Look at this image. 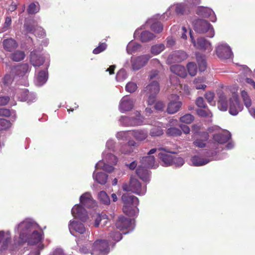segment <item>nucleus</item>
<instances>
[{
  "instance_id": "obj_58",
  "label": "nucleus",
  "mask_w": 255,
  "mask_h": 255,
  "mask_svg": "<svg viewBox=\"0 0 255 255\" xmlns=\"http://www.w3.org/2000/svg\"><path fill=\"white\" fill-rule=\"evenodd\" d=\"M11 115L10 110L6 108H0V117L9 118Z\"/></svg>"
},
{
  "instance_id": "obj_37",
  "label": "nucleus",
  "mask_w": 255,
  "mask_h": 255,
  "mask_svg": "<svg viewBox=\"0 0 255 255\" xmlns=\"http://www.w3.org/2000/svg\"><path fill=\"white\" fill-rule=\"evenodd\" d=\"M154 34L148 31H144L141 32L140 36V39L142 42H148L155 37Z\"/></svg>"
},
{
  "instance_id": "obj_10",
  "label": "nucleus",
  "mask_w": 255,
  "mask_h": 255,
  "mask_svg": "<svg viewBox=\"0 0 255 255\" xmlns=\"http://www.w3.org/2000/svg\"><path fill=\"white\" fill-rule=\"evenodd\" d=\"M187 57L188 55L184 51L176 50L173 51L169 55L167 60L171 63H179L186 60Z\"/></svg>"
},
{
  "instance_id": "obj_59",
  "label": "nucleus",
  "mask_w": 255,
  "mask_h": 255,
  "mask_svg": "<svg viewBox=\"0 0 255 255\" xmlns=\"http://www.w3.org/2000/svg\"><path fill=\"white\" fill-rule=\"evenodd\" d=\"M186 3L191 8L200 4L201 0H185Z\"/></svg>"
},
{
  "instance_id": "obj_51",
  "label": "nucleus",
  "mask_w": 255,
  "mask_h": 255,
  "mask_svg": "<svg viewBox=\"0 0 255 255\" xmlns=\"http://www.w3.org/2000/svg\"><path fill=\"white\" fill-rule=\"evenodd\" d=\"M150 28L155 32L160 33L163 30V25L160 22H155L151 24Z\"/></svg>"
},
{
  "instance_id": "obj_14",
  "label": "nucleus",
  "mask_w": 255,
  "mask_h": 255,
  "mask_svg": "<svg viewBox=\"0 0 255 255\" xmlns=\"http://www.w3.org/2000/svg\"><path fill=\"white\" fill-rule=\"evenodd\" d=\"M30 70V68L28 64L23 63L12 67L11 72L15 75L22 77Z\"/></svg>"
},
{
  "instance_id": "obj_26",
  "label": "nucleus",
  "mask_w": 255,
  "mask_h": 255,
  "mask_svg": "<svg viewBox=\"0 0 255 255\" xmlns=\"http://www.w3.org/2000/svg\"><path fill=\"white\" fill-rule=\"evenodd\" d=\"M218 108L220 110L226 111L228 108L227 99L226 96L223 92H221L219 95V101L218 103Z\"/></svg>"
},
{
  "instance_id": "obj_38",
  "label": "nucleus",
  "mask_w": 255,
  "mask_h": 255,
  "mask_svg": "<svg viewBox=\"0 0 255 255\" xmlns=\"http://www.w3.org/2000/svg\"><path fill=\"white\" fill-rule=\"evenodd\" d=\"M39 10V3L38 2L30 3L27 8V12L29 14H33Z\"/></svg>"
},
{
  "instance_id": "obj_39",
  "label": "nucleus",
  "mask_w": 255,
  "mask_h": 255,
  "mask_svg": "<svg viewBox=\"0 0 255 255\" xmlns=\"http://www.w3.org/2000/svg\"><path fill=\"white\" fill-rule=\"evenodd\" d=\"M197 61L198 64L199 71L201 72L204 71L207 67V63L204 57L202 56H197Z\"/></svg>"
},
{
  "instance_id": "obj_45",
  "label": "nucleus",
  "mask_w": 255,
  "mask_h": 255,
  "mask_svg": "<svg viewBox=\"0 0 255 255\" xmlns=\"http://www.w3.org/2000/svg\"><path fill=\"white\" fill-rule=\"evenodd\" d=\"M208 134H206L204 139H197L193 142V144L199 148H204L206 146V141L208 139Z\"/></svg>"
},
{
  "instance_id": "obj_50",
  "label": "nucleus",
  "mask_w": 255,
  "mask_h": 255,
  "mask_svg": "<svg viewBox=\"0 0 255 255\" xmlns=\"http://www.w3.org/2000/svg\"><path fill=\"white\" fill-rule=\"evenodd\" d=\"M241 96L243 99V101L245 106L247 108H249L250 107H251L252 105L251 100L249 97L247 92H246L244 90L242 91L241 92Z\"/></svg>"
},
{
  "instance_id": "obj_2",
  "label": "nucleus",
  "mask_w": 255,
  "mask_h": 255,
  "mask_svg": "<svg viewBox=\"0 0 255 255\" xmlns=\"http://www.w3.org/2000/svg\"><path fill=\"white\" fill-rule=\"evenodd\" d=\"M124 191L131 192L138 195H143L146 192V186L142 185L141 183L134 178H130L129 183H124L122 186Z\"/></svg>"
},
{
  "instance_id": "obj_12",
  "label": "nucleus",
  "mask_w": 255,
  "mask_h": 255,
  "mask_svg": "<svg viewBox=\"0 0 255 255\" xmlns=\"http://www.w3.org/2000/svg\"><path fill=\"white\" fill-rule=\"evenodd\" d=\"M216 54L221 59H229L232 54L230 47L226 44H220L216 48Z\"/></svg>"
},
{
  "instance_id": "obj_16",
  "label": "nucleus",
  "mask_w": 255,
  "mask_h": 255,
  "mask_svg": "<svg viewBox=\"0 0 255 255\" xmlns=\"http://www.w3.org/2000/svg\"><path fill=\"white\" fill-rule=\"evenodd\" d=\"M80 201L82 205L88 208L94 207L95 205L91 195L88 192H86L81 196Z\"/></svg>"
},
{
  "instance_id": "obj_22",
  "label": "nucleus",
  "mask_w": 255,
  "mask_h": 255,
  "mask_svg": "<svg viewBox=\"0 0 255 255\" xmlns=\"http://www.w3.org/2000/svg\"><path fill=\"white\" fill-rule=\"evenodd\" d=\"M137 206L124 204L123 207V212L127 215L132 217L136 215L138 212Z\"/></svg>"
},
{
  "instance_id": "obj_28",
  "label": "nucleus",
  "mask_w": 255,
  "mask_h": 255,
  "mask_svg": "<svg viewBox=\"0 0 255 255\" xmlns=\"http://www.w3.org/2000/svg\"><path fill=\"white\" fill-rule=\"evenodd\" d=\"M25 57V52L22 50H14L9 56L10 59L14 62H20Z\"/></svg>"
},
{
  "instance_id": "obj_36",
  "label": "nucleus",
  "mask_w": 255,
  "mask_h": 255,
  "mask_svg": "<svg viewBox=\"0 0 255 255\" xmlns=\"http://www.w3.org/2000/svg\"><path fill=\"white\" fill-rule=\"evenodd\" d=\"M98 199L102 204L108 205L110 204V199L104 191H100L98 194Z\"/></svg>"
},
{
  "instance_id": "obj_25",
  "label": "nucleus",
  "mask_w": 255,
  "mask_h": 255,
  "mask_svg": "<svg viewBox=\"0 0 255 255\" xmlns=\"http://www.w3.org/2000/svg\"><path fill=\"white\" fill-rule=\"evenodd\" d=\"M131 135L136 140L142 141L147 137L148 132L142 129L133 130L131 131Z\"/></svg>"
},
{
  "instance_id": "obj_24",
  "label": "nucleus",
  "mask_w": 255,
  "mask_h": 255,
  "mask_svg": "<svg viewBox=\"0 0 255 255\" xmlns=\"http://www.w3.org/2000/svg\"><path fill=\"white\" fill-rule=\"evenodd\" d=\"M143 166H139L136 170L137 176L142 180L147 182L149 180L148 171Z\"/></svg>"
},
{
  "instance_id": "obj_6",
  "label": "nucleus",
  "mask_w": 255,
  "mask_h": 255,
  "mask_svg": "<svg viewBox=\"0 0 255 255\" xmlns=\"http://www.w3.org/2000/svg\"><path fill=\"white\" fill-rule=\"evenodd\" d=\"M190 36L192 43L197 49L207 50L208 52L212 51V47L211 43L204 38H198L197 40V42H196V41L192 35L191 30L190 31Z\"/></svg>"
},
{
  "instance_id": "obj_27",
  "label": "nucleus",
  "mask_w": 255,
  "mask_h": 255,
  "mask_svg": "<svg viewBox=\"0 0 255 255\" xmlns=\"http://www.w3.org/2000/svg\"><path fill=\"white\" fill-rule=\"evenodd\" d=\"M142 166L146 168H152L154 166L155 158L153 155L143 157L140 160Z\"/></svg>"
},
{
  "instance_id": "obj_54",
  "label": "nucleus",
  "mask_w": 255,
  "mask_h": 255,
  "mask_svg": "<svg viewBox=\"0 0 255 255\" xmlns=\"http://www.w3.org/2000/svg\"><path fill=\"white\" fill-rule=\"evenodd\" d=\"M184 163V159L178 156H173L172 164H174L177 166H181Z\"/></svg>"
},
{
  "instance_id": "obj_1",
  "label": "nucleus",
  "mask_w": 255,
  "mask_h": 255,
  "mask_svg": "<svg viewBox=\"0 0 255 255\" xmlns=\"http://www.w3.org/2000/svg\"><path fill=\"white\" fill-rule=\"evenodd\" d=\"M33 224L29 221H24L18 224L20 244L27 242L29 245H35L41 241V234L37 231H33Z\"/></svg>"
},
{
  "instance_id": "obj_17",
  "label": "nucleus",
  "mask_w": 255,
  "mask_h": 255,
  "mask_svg": "<svg viewBox=\"0 0 255 255\" xmlns=\"http://www.w3.org/2000/svg\"><path fill=\"white\" fill-rule=\"evenodd\" d=\"M131 223V220L123 216H120L116 222L117 229L120 230L127 229L130 227Z\"/></svg>"
},
{
  "instance_id": "obj_48",
  "label": "nucleus",
  "mask_w": 255,
  "mask_h": 255,
  "mask_svg": "<svg viewBox=\"0 0 255 255\" xmlns=\"http://www.w3.org/2000/svg\"><path fill=\"white\" fill-rule=\"evenodd\" d=\"M194 120V116L190 114H185L180 118V121L181 123H184L187 124H191Z\"/></svg>"
},
{
  "instance_id": "obj_52",
  "label": "nucleus",
  "mask_w": 255,
  "mask_h": 255,
  "mask_svg": "<svg viewBox=\"0 0 255 255\" xmlns=\"http://www.w3.org/2000/svg\"><path fill=\"white\" fill-rule=\"evenodd\" d=\"M107 47V44L105 42H100L98 47L95 48L93 51V53L94 54H98L102 52L105 51Z\"/></svg>"
},
{
  "instance_id": "obj_64",
  "label": "nucleus",
  "mask_w": 255,
  "mask_h": 255,
  "mask_svg": "<svg viewBox=\"0 0 255 255\" xmlns=\"http://www.w3.org/2000/svg\"><path fill=\"white\" fill-rule=\"evenodd\" d=\"M9 101V98L7 96L0 97V106L6 105Z\"/></svg>"
},
{
  "instance_id": "obj_29",
  "label": "nucleus",
  "mask_w": 255,
  "mask_h": 255,
  "mask_svg": "<svg viewBox=\"0 0 255 255\" xmlns=\"http://www.w3.org/2000/svg\"><path fill=\"white\" fill-rule=\"evenodd\" d=\"M108 231L110 232L109 233V237L112 240L116 242H119L122 239V235L119 231H117V229H115L113 227H109Z\"/></svg>"
},
{
  "instance_id": "obj_18",
  "label": "nucleus",
  "mask_w": 255,
  "mask_h": 255,
  "mask_svg": "<svg viewBox=\"0 0 255 255\" xmlns=\"http://www.w3.org/2000/svg\"><path fill=\"white\" fill-rule=\"evenodd\" d=\"M122 200L124 204L137 206L139 203L137 197L128 193L124 194L122 196Z\"/></svg>"
},
{
  "instance_id": "obj_60",
  "label": "nucleus",
  "mask_w": 255,
  "mask_h": 255,
  "mask_svg": "<svg viewBox=\"0 0 255 255\" xmlns=\"http://www.w3.org/2000/svg\"><path fill=\"white\" fill-rule=\"evenodd\" d=\"M205 98L209 103H211L214 100V93L211 92H207L205 94Z\"/></svg>"
},
{
  "instance_id": "obj_32",
  "label": "nucleus",
  "mask_w": 255,
  "mask_h": 255,
  "mask_svg": "<svg viewBox=\"0 0 255 255\" xmlns=\"http://www.w3.org/2000/svg\"><path fill=\"white\" fill-rule=\"evenodd\" d=\"M212 12V10L209 7L200 6L198 8L196 13L199 16L208 17L211 15Z\"/></svg>"
},
{
  "instance_id": "obj_46",
  "label": "nucleus",
  "mask_w": 255,
  "mask_h": 255,
  "mask_svg": "<svg viewBox=\"0 0 255 255\" xmlns=\"http://www.w3.org/2000/svg\"><path fill=\"white\" fill-rule=\"evenodd\" d=\"M163 133V129L160 127H153L150 130L149 134L151 136H158Z\"/></svg>"
},
{
  "instance_id": "obj_42",
  "label": "nucleus",
  "mask_w": 255,
  "mask_h": 255,
  "mask_svg": "<svg viewBox=\"0 0 255 255\" xmlns=\"http://www.w3.org/2000/svg\"><path fill=\"white\" fill-rule=\"evenodd\" d=\"M188 72L192 76H194L197 71V65L195 62H189L187 65Z\"/></svg>"
},
{
  "instance_id": "obj_34",
  "label": "nucleus",
  "mask_w": 255,
  "mask_h": 255,
  "mask_svg": "<svg viewBox=\"0 0 255 255\" xmlns=\"http://www.w3.org/2000/svg\"><path fill=\"white\" fill-rule=\"evenodd\" d=\"M94 179L99 183L104 185L106 183L108 175L104 172H98L93 175Z\"/></svg>"
},
{
  "instance_id": "obj_3",
  "label": "nucleus",
  "mask_w": 255,
  "mask_h": 255,
  "mask_svg": "<svg viewBox=\"0 0 255 255\" xmlns=\"http://www.w3.org/2000/svg\"><path fill=\"white\" fill-rule=\"evenodd\" d=\"M160 90L159 83L157 81H152L145 88L144 92L148 97L147 103L151 105L156 100V97Z\"/></svg>"
},
{
  "instance_id": "obj_49",
  "label": "nucleus",
  "mask_w": 255,
  "mask_h": 255,
  "mask_svg": "<svg viewBox=\"0 0 255 255\" xmlns=\"http://www.w3.org/2000/svg\"><path fill=\"white\" fill-rule=\"evenodd\" d=\"M204 81L205 78L204 77H198L196 78L194 81L196 89H205L206 87V85L205 84H200V83L204 82Z\"/></svg>"
},
{
  "instance_id": "obj_55",
  "label": "nucleus",
  "mask_w": 255,
  "mask_h": 255,
  "mask_svg": "<svg viewBox=\"0 0 255 255\" xmlns=\"http://www.w3.org/2000/svg\"><path fill=\"white\" fill-rule=\"evenodd\" d=\"M11 18L10 16L6 17L2 27L3 31H5L10 28V26L11 24Z\"/></svg>"
},
{
  "instance_id": "obj_8",
  "label": "nucleus",
  "mask_w": 255,
  "mask_h": 255,
  "mask_svg": "<svg viewBox=\"0 0 255 255\" xmlns=\"http://www.w3.org/2000/svg\"><path fill=\"white\" fill-rule=\"evenodd\" d=\"M229 101V113L232 115L236 116L242 109V106L239 101L238 96L235 94H233L232 97L230 98Z\"/></svg>"
},
{
  "instance_id": "obj_57",
  "label": "nucleus",
  "mask_w": 255,
  "mask_h": 255,
  "mask_svg": "<svg viewBox=\"0 0 255 255\" xmlns=\"http://www.w3.org/2000/svg\"><path fill=\"white\" fill-rule=\"evenodd\" d=\"M196 104L199 108L206 109L207 108L206 104L202 97H199L196 100Z\"/></svg>"
},
{
  "instance_id": "obj_4",
  "label": "nucleus",
  "mask_w": 255,
  "mask_h": 255,
  "mask_svg": "<svg viewBox=\"0 0 255 255\" xmlns=\"http://www.w3.org/2000/svg\"><path fill=\"white\" fill-rule=\"evenodd\" d=\"M194 29L199 33H204L209 32V37H212L214 35V31L211 25L207 21L199 19L196 20L194 24Z\"/></svg>"
},
{
  "instance_id": "obj_56",
  "label": "nucleus",
  "mask_w": 255,
  "mask_h": 255,
  "mask_svg": "<svg viewBox=\"0 0 255 255\" xmlns=\"http://www.w3.org/2000/svg\"><path fill=\"white\" fill-rule=\"evenodd\" d=\"M136 84L132 82L128 83L126 86L127 91L130 93L134 92L136 90Z\"/></svg>"
},
{
  "instance_id": "obj_63",
  "label": "nucleus",
  "mask_w": 255,
  "mask_h": 255,
  "mask_svg": "<svg viewBox=\"0 0 255 255\" xmlns=\"http://www.w3.org/2000/svg\"><path fill=\"white\" fill-rule=\"evenodd\" d=\"M35 95L30 93L27 97H22V101H27L28 103L32 102L35 100Z\"/></svg>"
},
{
  "instance_id": "obj_62",
  "label": "nucleus",
  "mask_w": 255,
  "mask_h": 255,
  "mask_svg": "<svg viewBox=\"0 0 255 255\" xmlns=\"http://www.w3.org/2000/svg\"><path fill=\"white\" fill-rule=\"evenodd\" d=\"M158 71L157 70L152 71L149 75L150 80L156 81L155 80L158 79Z\"/></svg>"
},
{
  "instance_id": "obj_33",
  "label": "nucleus",
  "mask_w": 255,
  "mask_h": 255,
  "mask_svg": "<svg viewBox=\"0 0 255 255\" xmlns=\"http://www.w3.org/2000/svg\"><path fill=\"white\" fill-rule=\"evenodd\" d=\"M191 161L194 166H202L207 164L209 160L202 158L199 156H194L191 159Z\"/></svg>"
},
{
  "instance_id": "obj_20",
  "label": "nucleus",
  "mask_w": 255,
  "mask_h": 255,
  "mask_svg": "<svg viewBox=\"0 0 255 255\" xmlns=\"http://www.w3.org/2000/svg\"><path fill=\"white\" fill-rule=\"evenodd\" d=\"M171 71L181 78H185L187 76L186 70L181 65H173L170 66Z\"/></svg>"
},
{
  "instance_id": "obj_41",
  "label": "nucleus",
  "mask_w": 255,
  "mask_h": 255,
  "mask_svg": "<svg viewBox=\"0 0 255 255\" xmlns=\"http://www.w3.org/2000/svg\"><path fill=\"white\" fill-rule=\"evenodd\" d=\"M166 134L169 136H178L182 134L181 130L176 128H170L166 130Z\"/></svg>"
},
{
  "instance_id": "obj_15",
  "label": "nucleus",
  "mask_w": 255,
  "mask_h": 255,
  "mask_svg": "<svg viewBox=\"0 0 255 255\" xmlns=\"http://www.w3.org/2000/svg\"><path fill=\"white\" fill-rule=\"evenodd\" d=\"M134 101L128 97H124L121 100L119 109L121 112L130 111L133 107Z\"/></svg>"
},
{
  "instance_id": "obj_31",
  "label": "nucleus",
  "mask_w": 255,
  "mask_h": 255,
  "mask_svg": "<svg viewBox=\"0 0 255 255\" xmlns=\"http://www.w3.org/2000/svg\"><path fill=\"white\" fill-rule=\"evenodd\" d=\"M137 144L133 140H129L128 143L122 146L121 151L125 154L130 153L133 151L132 147L137 146Z\"/></svg>"
},
{
  "instance_id": "obj_43",
  "label": "nucleus",
  "mask_w": 255,
  "mask_h": 255,
  "mask_svg": "<svg viewBox=\"0 0 255 255\" xmlns=\"http://www.w3.org/2000/svg\"><path fill=\"white\" fill-rule=\"evenodd\" d=\"M165 49L163 44H156L151 48V52L154 55H157L161 53Z\"/></svg>"
},
{
  "instance_id": "obj_30",
  "label": "nucleus",
  "mask_w": 255,
  "mask_h": 255,
  "mask_svg": "<svg viewBox=\"0 0 255 255\" xmlns=\"http://www.w3.org/2000/svg\"><path fill=\"white\" fill-rule=\"evenodd\" d=\"M175 12L178 15L187 14L190 12V8L186 4H178L176 6Z\"/></svg>"
},
{
  "instance_id": "obj_61",
  "label": "nucleus",
  "mask_w": 255,
  "mask_h": 255,
  "mask_svg": "<svg viewBox=\"0 0 255 255\" xmlns=\"http://www.w3.org/2000/svg\"><path fill=\"white\" fill-rule=\"evenodd\" d=\"M3 82L4 85L8 86L12 82V78L9 74L5 75L3 78Z\"/></svg>"
},
{
  "instance_id": "obj_7",
  "label": "nucleus",
  "mask_w": 255,
  "mask_h": 255,
  "mask_svg": "<svg viewBox=\"0 0 255 255\" xmlns=\"http://www.w3.org/2000/svg\"><path fill=\"white\" fill-rule=\"evenodd\" d=\"M29 61L34 67H39L43 65L45 58L39 51L34 49L30 53Z\"/></svg>"
},
{
  "instance_id": "obj_11",
  "label": "nucleus",
  "mask_w": 255,
  "mask_h": 255,
  "mask_svg": "<svg viewBox=\"0 0 255 255\" xmlns=\"http://www.w3.org/2000/svg\"><path fill=\"white\" fill-rule=\"evenodd\" d=\"M72 215L82 221H85L88 217L86 210L81 205H76L71 210Z\"/></svg>"
},
{
  "instance_id": "obj_9",
  "label": "nucleus",
  "mask_w": 255,
  "mask_h": 255,
  "mask_svg": "<svg viewBox=\"0 0 255 255\" xmlns=\"http://www.w3.org/2000/svg\"><path fill=\"white\" fill-rule=\"evenodd\" d=\"M150 58V56L149 55H141L134 58H132L131 60V63L132 69L134 70H138L140 69L147 64Z\"/></svg>"
},
{
  "instance_id": "obj_47",
  "label": "nucleus",
  "mask_w": 255,
  "mask_h": 255,
  "mask_svg": "<svg viewBox=\"0 0 255 255\" xmlns=\"http://www.w3.org/2000/svg\"><path fill=\"white\" fill-rule=\"evenodd\" d=\"M197 114L198 116L202 117H212V114L211 111L207 108L205 109H197Z\"/></svg>"
},
{
  "instance_id": "obj_21",
  "label": "nucleus",
  "mask_w": 255,
  "mask_h": 255,
  "mask_svg": "<svg viewBox=\"0 0 255 255\" xmlns=\"http://www.w3.org/2000/svg\"><path fill=\"white\" fill-rule=\"evenodd\" d=\"M231 138L230 133H217L213 135L214 140L220 144H224Z\"/></svg>"
},
{
  "instance_id": "obj_35",
  "label": "nucleus",
  "mask_w": 255,
  "mask_h": 255,
  "mask_svg": "<svg viewBox=\"0 0 255 255\" xmlns=\"http://www.w3.org/2000/svg\"><path fill=\"white\" fill-rule=\"evenodd\" d=\"M159 157L166 166L172 165L173 156L172 155L168 153H160Z\"/></svg>"
},
{
  "instance_id": "obj_19",
  "label": "nucleus",
  "mask_w": 255,
  "mask_h": 255,
  "mask_svg": "<svg viewBox=\"0 0 255 255\" xmlns=\"http://www.w3.org/2000/svg\"><path fill=\"white\" fill-rule=\"evenodd\" d=\"M69 229L71 233L72 231H74L82 234L86 231L84 225L82 223L75 221L70 222L69 225Z\"/></svg>"
},
{
  "instance_id": "obj_23",
  "label": "nucleus",
  "mask_w": 255,
  "mask_h": 255,
  "mask_svg": "<svg viewBox=\"0 0 255 255\" xmlns=\"http://www.w3.org/2000/svg\"><path fill=\"white\" fill-rule=\"evenodd\" d=\"M181 106L182 103L178 100L170 101L168 104L167 111L169 114H174L179 110Z\"/></svg>"
},
{
  "instance_id": "obj_53",
  "label": "nucleus",
  "mask_w": 255,
  "mask_h": 255,
  "mask_svg": "<svg viewBox=\"0 0 255 255\" xmlns=\"http://www.w3.org/2000/svg\"><path fill=\"white\" fill-rule=\"evenodd\" d=\"M47 74L45 71H40L38 74L37 80L40 84L44 83L47 80Z\"/></svg>"
},
{
  "instance_id": "obj_40",
  "label": "nucleus",
  "mask_w": 255,
  "mask_h": 255,
  "mask_svg": "<svg viewBox=\"0 0 255 255\" xmlns=\"http://www.w3.org/2000/svg\"><path fill=\"white\" fill-rule=\"evenodd\" d=\"M12 124L10 121L5 119L0 118V130H6L11 126Z\"/></svg>"
},
{
  "instance_id": "obj_5",
  "label": "nucleus",
  "mask_w": 255,
  "mask_h": 255,
  "mask_svg": "<svg viewBox=\"0 0 255 255\" xmlns=\"http://www.w3.org/2000/svg\"><path fill=\"white\" fill-rule=\"evenodd\" d=\"M109 246L106 241H97L93 246L92 254L106 255L109 252Z\"/></svg>"
},
{
  "instance_id": "obj_13",
  "label": "nucleus",
  "mask_w": 255,
  "mask_h": 255,
  "mask_svg": "<svg viewBox=\"0 0 255 255\" xmlns=\"http://www.w3.org/2000/svg\"><path fill=\"white\" fill-rule=\"evenodd\" d=\"M1 43L4 50L8 52H12L18 46L17 42L11 37L4 39Z\"/></svg>"
},
{
  "instance_id": "obj_44",
  "label": "nucleus",
  "mask_w": 255,
  "mask_h": 255,
  "mask_svg": "<svg viewBox=\"0 0 255 255\" xmlns=\"http://www.w3.org/2000/svg\"><path fill=\"white\" fill-rule=\"evenodd\" d=\"M123 121L128 122V125L136 126L140 125V122L136 118L124 117L122 118Z\"/></svg>"
}]
</instances>
